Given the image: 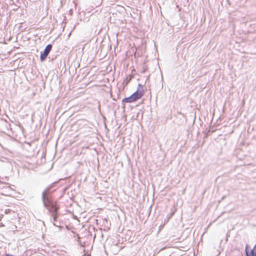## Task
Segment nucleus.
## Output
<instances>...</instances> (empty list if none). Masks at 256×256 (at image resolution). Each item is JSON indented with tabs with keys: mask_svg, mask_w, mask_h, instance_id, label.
Here are the masks:
<instances>
[{
	"mask_svg": "<svg viewBox=\"0 0 256 256\" xmlns=\"http://www.w3.org/2000/svg\"><path fill=\"white\" fill-rule=\"evenodd\" d=\"M48 190H46L42 194V200L44 206L46 207L49 212L52 213L53 216V220L56 221L57 218V215L56 214L58 208L55 202H53L48 196H47Z\"/></svg>",
	"mask_w": 256,
	"mask_h": 256,
	"instance_id": "nucleus-1",
	"label": "nucleus"
},
{
	"mask_svg": "<svg viewBox=\"0 0 256 256\" xmlns=\"http://www.w3.org/2000/svg\"><path fill=\"white\" fill-rule=\"evenodd\" d=\"M138 90L130 96L122 100L123 102L130 103L136 101L140 98L144 94L143 88L140 84H138Z\"/></svg>",
	"mask_w": 256,
	"mask_h": 256,
	"instance_id": "nucleus-2",
	"label": "nucleus"
},
{
	"mask_svg": "<svg viewBox=\"0 0 256 256\" xmlns=\"http://www.w3.org/2000/svg\"><path fill=\"white\" fill-rule=\"evenodd\" d=\"M52 48V45L49 44L46 47L44 52L40 54V59L41 61H44L46 58Z\"/></svg>",
	"mask_w": 256,
	"mask_h": 256,
	"instance_id": "nucleus-3",
	"label": "nucleus"
},
{
	"mask_svg": "<svg viewBox=\"0 0 256 256\" xmlns=\"http://www.w3.org/2000/svg\"><path fill=\"white\" fill-rule=\"evenodd\" d=\"M248 246H246V256H256V244H255L254 248L250 252L248 250Z\"/></svg>",
	"mask_w": 256,
	"mask_h": 256,
	"instance_id": "nucleus-4",
	"label": "nucleus"
},
{
	"mask_svg": "<svg viewBox=\"0 0 256 256\" xmlns=\"http://www.w3.org/2000/svg\"><path fill=\"white\" fill-rule=\"evenodd\" d=\"M174 212L172 213V214H170V217L168 218V219H169L174 214ZM168 220H167L166 222L168 221Z\"/></svg>",
	"mask_w": 256,
	"mask_h": 256,
	"instance_id": "nucleus-5",
	"label": "nucleus"
},
{
	"mask_svg": "<svg viewBox=\"0 0 256 256\" xmlns=\"http://www.w3.org/2000/svg\"><path fill=\"white\" fill-rule=\"evenodd\" d=\"M10 211V210L9 209H8V210H6V211H5V212L6 214L8 213V212Z\"/></svg>",
	"mask_w": 256,
	"mask_h": 256,
	"instance_id": "nucleus-6",
	"label": "nucleus"
},
{
	"mask_svg": "<svg viewBox=\"0 0 256 256\" xmlns=\"http://www.w3.org/2000/svg\"><path fill=\"white\" fill-rule=\"evenodd\" d=\"M6 256H14L10 254H6Z\"/></svg>",
	"mask_w": 256,
	"mask_h": 256,
	"instance_id": "nucleus-7",
	"label": "nucleus"
}]
</instances>
